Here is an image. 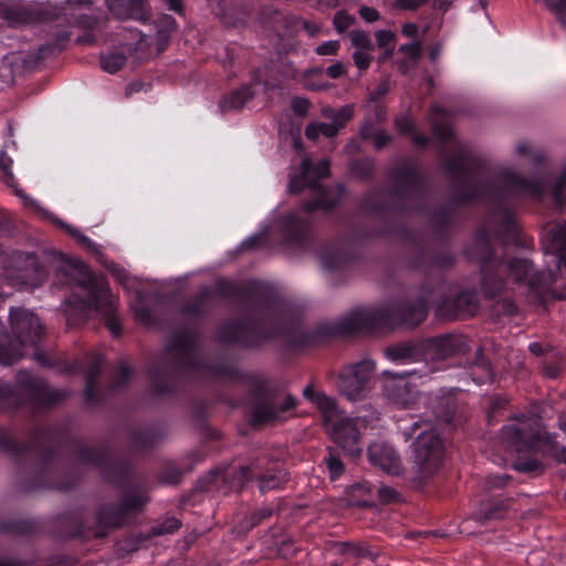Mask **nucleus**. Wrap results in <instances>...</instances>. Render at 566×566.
Listing matches in <instances>:
<instances>
[{
	"mask_svg": "<svg viewBox=\"0 0 566 566\" xmlns=\"http://www.w3.org/2000/svg\"><path fill=\"white\" fill-rule=\"evenodd\" d=\"M431 113L444 119L432 127L434 136L443 145H450L442 161L451 180L448 201L433 209L427 208V221L431 223L440 240L448 243L454 218L460 208L489 197L495 206V217L490 228H479L473 242L465 249L467 255L476 261L481 273V290L489 300H495L509 292L524 295L527 303L543 305L547 292L556 282L558 274H566V220L546 228L542 234V248L553 258L556 269L535 270L526 258L509 256L506 248L514 245L527 248L530 239L522 234L514 211L507 205V193L530 196L543 199L547 193L562 209L566 205V166L553 182L536 178H526L512 170L499 175V184H479L469 179V153L457 138L449 119L452 112L433 104Z\"/></svg>",
	"mask_w": 566,
	"mask_h": 566,
	"instance_id": "1",
	"label": "nucleus"
},
{
	"mask_svg": "<svg viewBox=\"0 0 566 566\" xmlns=\"http://www.w3.org/2000/svg\"><path fill=\"white\" fill-rule=\"evenodd\" d=\"M509 403L504 396L490 397L486 410L488 424L492 427L502 419L509 420L501 429V439L507 450L517 454L512 468L517 472L537 476L545 469L541 457L549 449V438L542 434L539 419L525 415L512 417Z\"/></svg>",
	"mask_w": 566,
	"mask_h": 566,
	"instance_id": "2",
	"label": "nucleus"
},
{
	"mask_svg": "<svg viewBox=\"0 0 566 566\" xmlns=\"http://www.w3.org/2000/svg\"><path fill=\"white\" fill-rule=\"evenodd\" d=\"M424 302L389 303L379 307H359L326 326V334H355L397 326L413 327L423 318Z\"/></svg>",
	"mask_w": 566,
	"mask_h": 566,
	"instance_id": "3",
	"label": "nucleus"
},
{
	"mask_svg": "<svg viewBox=\"0 0 566 566\" xmlns=\"http://www.w3.org/2000/svg\"><path fill=\"white\" fill-rule=\"evenodd\" d=\"M62 270L69 283L75 285L74 296L82 310H95L106 316L113 314L115 304L105 282L96 279L85 263L70 260Z\"/></svg>",
	"mask_w": 566,
	"mask_h": 566,
	"instance_id": "4",
	"label": "nucleus"
},
{
	"mask_svg": "<svg viewBox=\"0 0 566 566\" xmlns=\"http://www.w3.org/2000/svg\"><path fill=\"white\" fill-rule=\"evenodd\" d=\"M10 325L15 340H11L6 346L3 340L8 336L3 332V326L0 322V363L3 365L14 364L24 355L22 348L28 345H36L44 335V327L39 317L33 312L23 307L10 310Z\"/></svg>",
	"mask_w": 566,
	"mask_h": 566,
	"instance_id": "5",
	"label": "nucleus"
},
{
	"mask_svg": "<svg viewBox=\"0 0 566 566\" xmlns=\"http://www.w3.org/2000/svg\"><path fill=\"white\" fill-rule=\"evenodd\" d=\"M329 174V161L327 159L321 160L314 165L310 159L302 160V175L294 177L290 181L291 192H298L304 187L313 189L315 198L304 205L306 211L314 210H329L339 199V193L335 190L324 189L317 186L315 178H323Z\"/></svg>",
	"mask_w": 566,
	"mask_h": 566,
	"instance_id": "6",
	"label": "nucleus"
},
{
	"mask_svg": "<svg viewBox=\"0 0 566 566\" xmlns=\"http://www.w3.org/2000/svg\"><path fill=\"white\" fill-rule=\"evenodd\" d=\"M148 502L146 492L132 489L124 493L118 505L102 506L96 515V526L92 531L94 537H104L108 530L124 525L130 515L138 513Z\"/></svg>",
	"mask_w": 566,
	"mask_h": 566,
	"instance_id": "7",
	"label": "nucleus"
},
{
	"mask_svg": "<svg viewBox=\"0 0 566 566\" xmlns=\"http://www.w3.org/2000/svg\"><path fill=\"white\" fill-rule=\"evenodd\" d=\"M4 276L12 285L36 286L45 279V273L32 253L12 252L4 261Z\"/></svg>",
	"mask_w": 566,
	"mask_h": 566,
	"instance_id": "8",
	"label": "nucleus"
},
{
	"mask_svg": "<svg viewBox=\"0 0 566 566\" xmlns=\"http://www.w3.org/2000/svg\"><path fill=\"white\" fill-rule=\"evenodd\" d=\"M374 371L375 364L369 359L345 367L340 371L337 382L339 392L348 400H363L369 390Z\"/></svg>",
	"mask_w": 566,
	"mask_h": 566,
	"instance_id": "9",
	"label": "nucleus"
},
{
	"mask_svg": "<svg viewBox=\"0 0 566 566\" xmlns=\"http://www.w3.org/2000/svg\"><path fill=\"white\" fill-rule=\"evenodd\" d=\"M253 390L256 395V401L254 403L251 421L253 424H263L266 422H273L285 418V413L291 411L296 406V400L291 395L279 401L276 398L265 395L264 381L256 380Z\"/></svg>",
	"mask_w": 566,
	"mask_h": 566,
	"instance_id": "10",
	"label": "nucleus"
},
{
	"mask_svg": "<svg viewBox=\"0 0 566 566\" xmlns=\"http://www.w3.org/2000/svg\"><path fill=\"white\" fill-rule=\"evenodd\" d=\"M384 376V391L394 402L408 406L420 396L424 382L420 373L413 370L396 375L385 371Z\"/></svg>",
	"mask_w": 566,
	"mask_h": 566,
	"instance_id": "11",
	"label": "nucleus"
},
{
	"mask_svg": "<svg viewBox=\"0 0 566 566\" xmlns=\"http://www.w3.org/2000/svg\"><path fill=\"white\" fill-rule=\"evenodd\" d=\"M256 478L261 492L279 488L285 480L286 474L279 469L274 472H263L261 461L252 462L247 467H240L224 473L223 479L229 480L232 490H240L248 481Z\"/></svg>",
	"mask_w": 566,
	"mask_h": 566,
	"instance_id": "12",
	"label": "nucleus"
},
{
	"mask_svg": "<svg viewBox=\"0 0 566 566\" xmlns=\"http://www.w3.org/2000/svg\"><path fill=\"white\" fill-rule=\"evenodd\" d=\"M171 368L181 371H192L200 368L197 359L196 337L191 332L176 334L166 348Z\"/></svg>",
	"mask_w": 566,
	"mask_h": 566,
	"instance_id": "13",
	"label": "nucleus"
},
{
	"mask_svg": "<svg viewBox=\"0 0 566 566\" xmlns=\"http://www.w3.org/2000/svg\"><path fill=\"white\" fill-rule=\"evenodd\" d=\"M366 426L367 422L364 418H339L327 429L337 446L350 455L357 457L361 452L359 447L360 429Z\"/></svg>",
	"mask_w": 566,
	"mask_h": 566,
	"instance_id": "14",
	"label": "nucleus"
},
{
	"mask_svg": "<svg viewBox=\"0 0 566 566\" xmlns=\"http://www.w3.org/2000/svg\"><path fill=\"white\" fill-rule=\"evenodd\" d=\"M458 228V214L454 218V226L451 230V240L446 243L440 240L439 235L436 233L433 227L429 221H427V229H430L432 234L434 235L436 241L443 247L444 249L432 254L427 250V312L429 311V303L431 301V276L433 271L444 272L451 270L455 265V254L451 251V244L453 240V232Z\"/></svg>",
	"mask_w": 566,
	"mask_h": 566,
	"instance_id": "15",
	"label": "nucleus"
},
{
	"mask_svg": "<svg viewBox=\"0 0 566 566\" xmlns=\"http://www.w3.org/2000/svg\"><path fill=\"white\" fill-rule=\"evenodd\" d=\"M470 350V340L462 334L447 333L431 338L427 337V358L446 359Z\"/></svg>",
	"mask_w": 566,
	"mask_h": 566,
	"instance_id": "16",
	"label": "nucleus"
},
{
	"mask_svg": "<svg viewBox=\"0 0 566 566\" xmlns=\"http://www.w3.org/2000/svg\"><path fill=\"white\" fill-rule=\"evenodd\" d=\"M402 436L408 443L407 461L420 476L424 471V422L419 419L403 428Z\"/></svg>",
	"mask_w": 566,
	"mask_h": 566,
	"instance_id": "17",
	"label": "nucleus"
},
{
	"mask_svg": "<svg viewBox=\"0 0 566 566\" xmlns=\"http://www.w3.org/2000/svg\"><path fill=\"white\" fill-rule=\"evenodd\" d=\"M394 179L397 192L401 197H417L421 193V165L415 160H405L395 170Z\"/></svg>",
	"mask_w": 566,
	"mask_h": 566,
	"instance_id": "18",
	"label": "nucleus"
},
{
	"mask_svg": "<svg viewBox=\"0 0 566 566\" xmlns=\"http://www.w3.org/2000/svg\"><path fill=\"white\" fill-rule=\"evenodd\" d=\"M369 461L382 471L397 475L401 472L400 457L396 450L386 442H374L368 448Z\"/></svg>",
	"mask_w": 566,
	"mask_h": 566,
	"instance_id": "19",
	"label": "nucleus"
},
{
	"mask_svg": "<svg viewBox=\"0 0 566 566\" xmlns=\"http://www.w3.org/2000/svg\"><path fill=\"white\" fill-rule=\"evenodd\" d=\"M474 307L473 294L461 291L453 296L444 297L438 306V314L448 319H455L470 314Z\"/></svg>",
	"mask_w": 566,
	"mask_h": 566,
	"instance_id": "20",
	"label": "nucleus"
},
{
	"mask_svg": "<svg viewBox=\"0 0 566 566\" xmlns=\"http://www.w3.org/2000/svg\"><path fill=\"white\" fill-rule=\"evenodd\" d=\"M428 426L427 422V475L437 471L446 459L444 438L434 429H429Z\"/></svg>",
	"mask_w": 566,
	"mask_h": 566,
	"instance_id": "21",
	"label": "nucleus"
},
{
	"mask_svg": "<svg viewBox=\"0 0 566 566\" xmlns=\"http://www.w3.org/2000/svg\"><path fill=\"white\" fill-rule=\"evenodd\" d=\"M18 381L20 391L30 395L43 394L49 402L59 401L64 397L62 391L49 389L43 380L34 378L25 371L19 375Z\"/></svg>",
	"mask_w": 566,
	"mask_h": 566,
	"instance_id": "22",
	"label": "nucleus"
},
{
	"mask_svg": "<svg viewBox=\"0 0 566 566\" xmlns=\"http://www.w3.org/2000/svg\"><path fill=\"white\" fill-rule=\"evenodd\" d=\"M308 231V220L298 218L296 214H290L285 218L283 232L287 243L300 245L303 244L307 238Z\"/></svg>",
	"mask_w": 566,
	"mask_h": 566,
	"instance_id": "23",
	"label": "nucleus"
},
{
	"mask_svg": "<svg viewBox=\"0 0 566 566\" xmlns=\"http://www.w3.org/2000/svg\"><path fill=\"white\" fill-rule=\"evenodd\" d=\"M422 51V41L401 44L398 49V54L400 55L398 59L399 69L405 73L412 69L420 61Z\"/></svg>",
	"mask_w": 566,
	"mask_h": 566,
	"instance_id": "24",
	"label": "nucleus"
},
{
	"mask_svg": "<svg viewBox=\"0 0 566 566\" xmlns=\"http://www.w3.org/2000/svg\"><path fill=\"white\" fill-rule=\"evenodd\" d=\"M432 412L440 423L447 427H453V420L457 412V402L452 395L443 396L436 406H432Z\"/></svg>",
	"mask_w": 566,
	"mask_h": 566,
	"instance_id": "25",
	"label": "nucleus"
},
{
	"mask_svg": "<svg viewBox=\"0 0 566 566\" xmlns=\"http://www.w3.org/2000/svg\"><path fill=\"white\" fill-rule=\"evenodd\" d=\"M254 96V92L250 85H243L240 88L231 92L229 95L224 96L220 102V107L222 112H227L230 109H239L242 108L249 101H251Z\"/></svg>",
	"mask_w": 566,
	"mask_h": 566,
	"instance_id": "26",
	"label": "nucleus"
},
{
	"mask_svg": "<svg viewBox=\"0 0 566 566\" xmlns=\"http://www.w3.org/2000/svg\"><path fill=\"white\" fill-rule=\"evenodd\" d=\"M249 332V326L243 323H228L220 331V339L224 343L248 344L247 335Z\"/></svg>",
	"mask_w": 566,
	"mask_h": 566,
	"instance_id": "27",
	"label": "nucleus"
},
{
	"mask_svg": "<svg viewBox=\"0 0 566 566\" xmlns=\"http://www.w3.org/2000/svg\"><path fill=\"white\" fill-rule=\"evenodd\" d=\"M397 130L409 137L415 145L421 146L424 143V137L421 133L417 132L413 118L405 114L395 120Z\"/></svg>",
	"mask_w": 566,
	"mask_h": 566,
	"instance_id": "28",
	"label": "nucleus"
},
{
	"mask_svg": "<svg viewBox=\"0 0 566 566\" xmlns=\"http://www.w3.org/2000/svg\"><path fill=\"white\" fill-rule=\"evenodd\" d=\"M348 259V255L338 248H327L321 254V263L327 270L342 268Z\"/></svg>",
	"mask_w": 566,
	"mask_h": 566,
	"instance_id": "29",
	"label": "nucleus"
},
{
	"mask_svg": "<svg viewBox=\"0 0 566 566\" xmlns=\"http://www.w3.org/2000/svg\"><path fill=\"white\" fill-rule=\"evenodd\" d=\"M315 405L321 411L326 427L331 426L332 423L339 419L338 409L336 407L334 399H332L331 397H327L326 395L323 394L322 396L316 397Z\"/></svg>",
	"mask_w": 566,
	"mask_h": 566,
	"instance_id": "30",
	"label": "nucleus"
},
{
	"mask_svg": "<svg viewBox=\"0 0 566 566\" xmlns=\"http://www.w3.org/2000/svg\"><path fill=\"white\" fill-rule=\"evenodd\" d=\"M345 125L337 124V123H313L310 124L305 129V135L308 139H316L321 135L326 137H334L338 134L340 128H343Z\"/></svg>",
	"mask_w": 566,
	"mask_h": 566,
	"instance_id": "31",
	"label": "nucleus"
},
{
	"mask_svg": "<svg viewBox=\"0 0 566 566\" xmlns=\"http://www.w3.org/2000/svg\"><path fill=\"white\" fill-rule=\"evenodd\" d=\"M102 368V358L99 356H95L90 367L86 371V389H85V396L87 400L93 399L94 397V390H95V380L97 376L99 375Z\"/></svg>",
	"mask_w": 566,
	"mask_h": 566,
	"instance_id": "32",
	"label": "nucleus"
},
{
	"mask_svg": "<svg viewBox=\"0 0 566 566\" xmlns=\"http://www.w3.org/2000/svg\"><path fill=\"white\" fill-rule=\"evenodd\" d=\"M354 108L352 105H345L340 107L338 111L333 109L329 106H326L322 109V115L325 118L331 119L333 123L346 125L353 117Z\"/></svg>",
	"mask_w": 566,
	"mask_h": 566,
	"instance_id": "33",
	"label": "nucleus"
},
{
	"mask_svg": "<svg viewBox=\"0 0 566 566\" xmlns=\"http://www.w3.org/2000/svg\"><path fill=\"white\" fill-rule=\"evenodd\" d=\"M474 366L476 368L481 369V371H482V375L479 377V379H474L475 381H478L480 384L493 381L494 373L492 369V364L485 357L482 348H479L476 352L475 359H474Z\"/></svg>",
	"mask_w": 566,
	"mask_h": 566,
	"instance_id": "34",
	"label": "nucleus"
},
{
	"mask_svg": "<svg viewBox=\"0 0 566 566\" xmlns=\"http://www.w3.org/2000/svg\"><path fill=\"white\" fill-rule=\"evenodd\" d=\"M127 61V56L120 52H112L101 57L102 69L111 74L119 71Z\"/></svg>",
	"mask_w": 566,
	"mask_h": 566,
	"instance_id": "35",
	"label": "nucleus"
},
{
	"mask_svg": "<svg viewBox=\"0 0 566 566\" xmlns=\"http://www.w3.org/2000/svg\"><path fill=\"white\" fill-rule=\"evenodd\" d=\"M512 481V476L509 474H490L484 481V489L489 496H497L496 490H502Z\"/></svg>",
	"mask_w": 566,
	"mask_h": 566,
	"instance_id": "36",
	"label": "nucleus"
},
{
	"mask_svg": "<svg viewBox=\"0 0 566 566\" xmlns=\"http://www.w3.org/2000/svg\"><path fill=\"white\" fill-rule=\"evenodd\" d=\"M510 500L501 499L492 503L484 511V517L486 520L503 518L510 510Z\"/></svg>",
	"mask_w": 566,
	"mask_h": 566,
	"instance_id": "37",
	"label": "nucleus"
},
{
	"mask_svg": "<svg viewBox=\"0 0 566 566\" xmlns=\"http://www.w3.org/2000/svg\"><path fill=\"white\" fill-rule=\"evenodd\" d=\"M375 38L377 45L386 50L385 57L391 56L394 54V43L396 40L395 33L388 30H379L375 33Z\"/></svg>",
	"mask_w": 566,
	"mask_h": 566,
	"instance_id": "38",
	"label": "nucleus"
},
{
	"mask_svg": "<svg viewBox=\"0 0 566 566\" xmlns=\"http://www.w3.org/2000/svg\"><path fill=\"white\" fill-rule=\"evenodd\" d=\"M349 38L356 50H374V44L367 32L354 30L349 33Z\"/></svg>",
	"mask_w": 566,
	"mask_h": 566,
	"instance_id": "39",
	"label": "nucleus"
},
{
	"mask_svg": "<svg viewBox=\"0 0 566 566\" xmlns=\"http://www.w3.org/2000/svg\"><path fill=\"white\" fill-rule=\"evenodd\" d=\"M415 347L409 345L391 346L386 349V355L392 360H403L413 356Z\"/></svg>",
	"mask_w": 566,
	"mask_h": 566,
	"instance_id": "40",
	"label": "nucleus"
},
{
	"mask_svg": "<svg viewBox=\"0 0 566 566\" xmlns=\"http://www.w3.org/2000/svg\"><path fill=\"white\" fill-rule=\"evenodd\" d=\"M373 171H374V164L369 159L355 161L352 165V172L360 179H367L368 177L371 176Z\"/></svg>",
	"mask_w": 566,
	"mask_h": 566,
	"instance_id": "41",
	"label": "nucleus"
},
{
	"mask_svg": "<svg viewBox=\"0 0 566 566\" xmlns=\"http://www.w3.org/2000/svg\"><path fill=\"white\" fill-rule=\"evenodd\" d=\"M130 14L132 18L145 22L150 18V10L144 1H135L132 3Z\"/></svg>",
	"mask_w": 566,
	"mask_h": 566,
	"instance_id": "42",
	"label": "nucleus"
},
{
	"mask_svg": "<svg viewBox=\"0 0 566 566\" xmlns=\"http://www.w3.org/2000/svg\"><path fill=\"white\" fill-rule=\"evenodd\" d=\"M546 4L557 15L558 21L566 25V0H546Z\"/></svg>",
	"mask_w": 566,
	"mask_h": 566,
	"instance_id": "43",
	"label": "nucleus"
},
{
	"mask_svg": "<svg viewBox=\"0 0 566 566\" xmlns=\"http://www.w3.org/2000/svg\"><path fill=\"white\" fill-rule=\"evenodd\" d=\"M377 495L382 504H389L399 501V493L389 486L380 485L377 489Z\"/></svg>",
	"mask_w": 566,
	"mask_h": 566,
	"instance_id": "44",
	"label": "nucleus"
},
{
	"mask_svg": "<svg viewBox=\"0 0 566 566\" xmlns=\"http://www.w3.org/2000/svg\"><path fill=\"white\" fill-rule=\"evenodd\" d=\"M371 51L373 50H355V52L353 54V59H354L355 65L359 70L368 69V66L373 60Z\"/></svg>",
	"mask_w": 566,
	"mask_h": 566,
	"instance_id": "45",
	"label": "nucleus"
},
{
	"mask_svg": "<svg viewBox=\"0 0 566 566\" xmlns=\"http://www.w3.org/2000/svg\"><path fill=\"white\" fill-rule=\"evenodd\" d=\"M333 23L338 32H344L354 23V18L344 11H339L335 14Z\"/></svg>",
	"mask_w": 566,
	"mask_h": 566,
	"instance_id": "46",
	"label": "nucleus"
},
{
	"mask_svg": "<svg viewBox=\"0 0 566 566\" xmlns=\"http://www.w3.org/2000/svg\"><path fill=\"white\" fill-rule=\"evenodd\" d=\"M179 527H180V522L175 517H170V518H167L163 524L158 525L154 532L157 535H163V534L174 533L177 530H179Z\"/></svg>",
	"mask_w": 566,
	"mask_h": 566,
	"instance_id": "47",
	"label": "nucleus"
},
{
	"mask_svg": "<svg viewBox=\"0 0 566 566\" xmlns=\"http://www.w3.org/2000/svg\"><path fill=\"white\" fill-rule=\"evenodd\" d=\"M401 33L405 38L410 39L411 42L412 41H422L419 38L420 28L416 23H412V22L405 23L401 28Z\"/></svg>",
	"mask_w": 566,
	"mask_h": 566,
	"instance_id": "48",
	"label": "nucleus"
},
{
	"mask_svg": "<svg viewBox=\"0 0 566 566\" xmlns=\"http://www.w3.org/2000/svg\"><path fill=\"white\" fill-rule=\"evenodd\" d=\"M0 448L8 452H14L20 449V446H18L9 433L0 432Z\"/></svg>",
	"mask_w": 566,
	"mask_h": 566,
	"instance_id": "49",
	"label": "nucleus"
},
{
	"mask_svg": "<svg viewBox=\"0 0 566 566\" xmlns=\"http://www.w3.org/2000/svg\"><path fill=\"white\" fill-rule=\"evenodd\" d=\"M338 49H339L338 41H327V42H324L323 44L318 45L315 51L318 55H333V54H336Z\"/></svg>",
	"mask_w": 566,
	"mask_h": 566,
	"instance_id": "50",
	"label": "nucleus"
},
{
	"mask_svg": "<svg viewBox=\"0 0 566 566\" xmlns=\"http://www.w3.org/2000/svg\"><path fill=\"white\" fill-rule=\"evenodd\" d=\"M310 102L303 97L292 99V109L296 115L304 116L307 113Z\"/></svg>",
	"mask_w": 566,
	"mask_h": 566,
	"instance_id": "51",
	"label": "nucleus"
},
{
	"mask_svg": "<svg viewBox=\"0 0 566 566\" xmlns=\"http://www.w3.org/2000/svg\"><path fill=\"white\" fill-rule=\"evenodd\" d=\"M442 49L443 45L440 41L431 43L430 45L427 44V60L434 63L442 54Z\"/></svg>",
	"mask_w": 566,
	"mask_h": 566,
	"instance_id": "52",
	"label": "nucleus"
},
{
	"mask_svg": "<svg viewBox=\"0 0 566 566\" xmlns=\"http://www.w3.org/2000/svg\"><path fill=\"white\" fill-rule=\"evenodd\" d=\"M503 313L507 316H515L518 313V306L516 300L512 297H504L502 300Z\"/></svg>",
	"mask_w": 566,
	"mask_h": 566,
	"instance_id": "53",
	"label": "nucleus"
},
{
	"mask_svg": "<svg viewBox=\"0 0 566 566\" xmlns=\"http://www.w3.org/2000/svg\"><path fill=\"white\" fill-rule=\"evenodd\" d=\"M160 23L163 24V29L158 31L160 36H165L166 34H169L171 31L176 28V21L171 15H163L160 18Z\"/></svg>",
	"mask_w": 566,
	"mask_h": 566,
	"instance_id": "54",
	"label": "nucleus"
},
{
	"mask_svg": "<svg viewBox=\"0 0 566 566\" xmlns=\"http://www.w3.org/2000/svg\"><path fill=\"white\" fill-rule=\"evenodd\" d=\"M327 467L329 469V472H331L333 479L339 476L344 470L342 461L332 455L327 460Z\"/></svg>",
	"mask_w": 566,
	"mask_h": 566,
	"instance_id": "55",
	"label": "nucleus"
},
{
	"mask_svg": "<svg viewBox=\"0 0 566 566\" xmlns=\"http://www.w3.org/2000/svg\"><path fill=\"white\" fill-rule=\"evenodd\" d=\"M359 14L368 23L375 22L379 19V12L371 7H360Z\"/></svg>",
	"mask_w": 566,
	"mask_h": 566,
	"instance_id": "56",
	"label": "nucleus"
},
{
	"mask_svg": "<svg viewBox=\"0 0 566 566\" xmlns=\"http://www.w3.org/2000/svg\"><path fill=\"white\" fill-rule=\"evenodd\" d=\"M392 137L390 134L384 130H376L374 136L375 147L380 149L391 142Z\"/></svg>",
	"mask_w": 566,
	"mask_h": 566,
	"instance_id": "57",
	"label": "nucleus"
},
{
	"mask_svg": "<svg viewBox=\"0 0 566 566\" xmlns=\"http://www.w3.org/2000/svg\"><path fill=\"white\" fill-rule=\"evenodd\" d=\"M12 160L11 158L7 157L4 154L0 155V169L2 170L4 175L6 181H9L12 179V171H11Z\"/></svg>",
	"mask_w": 566,
	"mask_h": 566,
	"instance_id": "58",
	"label": "nucleus"
},
{
	"mask_svg": "<svg viewBox=\"0 0 566 566\" xmlns=\"http://www.w3.org/2000/svg\"><path fill=\"white\" fill-rule=\"evenodd\" d=\"M345 73V67L342 63L337 62L326 69V74L331 78H338Z\"/></svg>",
	"mask_w": 566,
	"mask_h": 566,
	"instance_id": "59",
	"label": "nucleus"
},
{
	"mask_svg": "<svg viewBox=\"0 0 566 566\" xmlns=\"http://www.w3.org/2000/svg\"><path fill=\"white\" fill-rule=\"evenodd\" d=\"M424 0H396L395 6L405 10H413L418 8Z\"/></svg>",
	"mask_w": 566,
	"mask_h": 566,
	"instance_id": "60",
	"label": "nucleus"
},
{
	"mask_svg": "<svg viewBox=\"0 0 566 566\" xmlns=\"http://www.w3.org/2000/svg\"><path fill=\"white\" fill-rule=\"evenodd\" d=\"M389 87L386 82L380 83L375 91L370 93V99L377 101L388 92Z\"/></svg>",
	"mask_w": 566,
	"mask_h": 566,
	"instance_id": "61",
	"label": "nucleus"
},
{
	"mask_svg": "<svg viewBox=\"0 0 566 566\" xmlns=\"http://www.w3.org/2000/svg\"><path fill=\"white\" fill-rule=\"evenodd\" d=\"M301 23L310 36H315L321 31V27L318 24L311 23L308 21H301Z\"/></svg>",
	"mask_w": 566,
	"mask_h": 566,
	"instance_id": "62",
	"label": "nucleus"
},
{
	"mask_svg": "<svg viewBox=\"0 0 566 566\" xmlns=\"http://www.w3.org/2000/svg\"><path fill=\"white\" fill-rule=\"evenodd\" d=\"M528 350H530L533 355H535V356H537V357L543 356V355L545 354V352H546V350H545V348H544V346H543L541 343H538V342H533V343H531V344L528 345Z\"/></svg>",
	"mask_w": 566,
	"mask_h": 566,
	"instance_id": "63",
	"label": "nucleus"
},
{
	"mask_svg": "<svg viewBox=\"0 0 566 566\" xmlns=\"http://www.w3.org/2000/svg\"><path fill=\"white\" fill-rule=\"evenodd\" d=\"M107 325H108V328H109L111 333L114 336H119L120 335V324H119V322L116 318L109 317L108 321H107Z\"/></svg>",
	"mask_w": 566,
	"mask_h": 566,
	"instance_id": "64",
	"label": "nucleus"
}]
</instances>
